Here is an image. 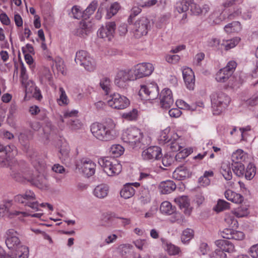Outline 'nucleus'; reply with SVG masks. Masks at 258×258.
I'll return each mask as SVG.
<instances>
[{"mask_svg":"<svg viewBox=\"0 0 258 258\" xmlns=\"http://www.w3.org/2000/svg\"><path fill=\"white\" fill-rule=\"evenodd\" d=\"M7 238L6 244L9 249L17 251L16 255L18 258H28L29 255V247L21 244V241L18 237V233L13 229L6 232Z\"/></svg>","mask_w":258,"mask_h":258,"instance_id":"obj_1","label":"nucleus"},{"mask_svg":"<svg viewBox=\"0 0 258 258\" xmlns=\"http://www.w3.org/2000/svg\"><path fill=\"white\" fill-rule=\"evenodd\" d=\"M12 176L19 182H23L25 180L30 181L41 189H46L48 187V181L43 175H38L35 177L31 171L23 170L20 168V166L14 173H12Z\"/></svg>","mask_w":258,"mask_h":258,"instance_id":"obj_2","label":"nucleus"},{"mask_svg":"<svg viewBox=\"0 0 258 258\" xmlns=\"http://www.w3.org/2000/svg\"><path fill=\"white\" fill-rule=\"evenodd\" d=\"M121 138L124 142L129 144L133 148H141L142 145H145L143 142V133L136 127H131L124 131Z\"/></svg>","mask_w":258,"mask_h":258,"instance_id":"obj_3","label":"nucleus"},{"mask_svg":"<svg viewBox=\"0 0 258 258\" xmlns=\"http://www.w3.org/2000/svg\"><path fill=\"white\" fill-rule=\"evenodd\" d=\"M112 130L111 125L106 123L95 122L91 126V131L94 136L103 141H108L112 139Z\"/></svg>","mask_w":258,"mask_h":258,"instance_id":"obj_4","label":"nucleus"},{"mask_svg":"<svg viewBox=\"0 0 258 258\" xmlns=\"http://www.w3.org/2000/svg\"><path fill=\"white\" fill-rule=\"evenodd\" d=\"M212 107L214 114H219L229 104L230 99L225 93L218 92L211 95Z\"/></svg>","mask_w":258,"mask_h":258,"instance_id":"obj_5","label":"nucleus"},{"mask_svg":"<svg viewBox=\"0 0 258 258\" xmlns=\"http://www.w3.org/2000/svg\"><path fill=\"white\" fill-rule=\"evenodd\" d=\"M75 60L77 64L83 66L89 72H93L96 69V64L95 59L85 50H81L77 51Z\"/></svg>","mask_w":258,"mask_h":258,"instance_id":"obj_6","label":"nucleus"},{"mask_svg":"<svg viewBox=\"0 0 258 258\" xmlns=\"http://www.w3.org/2000/svg\"><path fill=\"white\" fill-rule=\"evenodd\" d=\"M131 25V31L136 38H140L147 35L151 25L150 20L146 17H142Z\"/></svg>","mask_w":258,"mask_h":258,"instance_id":"obj_7","label":"nucleus"},{"mask_svg":"<svg viewBox=\"0 0 258 258\" xmlns=\"http://www.w3.org/2000/svg\"><path fill=\"white\" fill-rule=\"evenodd\" d=\"M15 200L36 211H39V203L36 201L34 192L32 190H26L24 194L17 195L15 197Z\"/></svg>","mask_w":258,"mask_h":258,"instance_id":"obj_8","label":"nucleus"},{"mask_svg":"<svg viewBox=\"0 0 258 258\" xmlns=\"http://www.w3.org/2000/svg\"><path fill=\"white\" fill-rule=\"evenodd\" d=\"M0 152H5L6 161L8 165L10 166L12 173H14L18 168H19L20 166V165L14 159V157L18 153L16 147L13 145L4 147L0 144Z\"/></svg>","mask_w":258,"mask_h":258,"instance_id":"obj_9","label":"nucleus"},{"mask_svg":"<svg viewBox=\"0 0 258 258\" xmlns=\"http://www.w3.org/2000/svg\"><path fill=\"white\" fill-rule=\"evenodd\" d=\"M135 79L132 70H118L115 73L114 83L118 87L123 88L126 87L128 82L135 80Z\"/></svg>","mask_w":258,"mask_h":258,"instance_id":"obj_10","label":"nucleus"},{"mask_svg":"<svg viewBox=\"0 0 258 258\" xmlns=\"http://www.w3.org/2000/svg\"><path fill=\"white\" fill-rule=\"evenodd\" d=\"M144 160L153 162L158 160L162 157V150L158 146H151L144 150L142 153Z\"/></svg>","mask_w":258,"mask_h":258,"instance_id":"obj_11","label":"nucleus"},{"mask_svg":"<svg viewBox=\"0 0 258 258\" xmlns=\"http://www.w3.org/2000/svg\"><path fill=\"white\" fill-rule=\"evenodd\" d=\"M144 94L145 98L147 100H154L159 96V88L155 83H151L147 85L141 86L139 91V95H142Z\"/></svg>","mask_w":258,"mask_h":258,"instance_id":"obj_12","label":"nucleus"},{"mask_svg":"<svg viewBox=\"0 0 258 258\" xmlns=\"http://www.w3.org/2000/svg\"><path fill=\"white\" fill-rule=\"evenodd\" d=\"M154 70L153 65L150 63H142L135 66L133 71L135 80L150 75Z\"/></svg>","mask_w":258,"mask_h":258,"instance_id":"obj_13","label":"nucleus"},{"mask_svg":"<svg viewBox=\"0 0 258 258\" xmlns=\"http://www.w3.org/2000/svg\"><path fill=\"white\" fill-rule=\"evenodd\" d=\"M116 252L122 258H141L139 253L135 252L133 246L128 244L120 245Z\"/></svg>","mask_w":258,"mask_h":258,"instance_id":"obj_14","label":"nucleus"},{"mask_svg":"<svg viewBox=\"0 0 258 258\" xmlns=\"http://www.w3.org/2000/svg\"><path fill=\"white\" fill-rule=\"evenodd\" d=\"M92 28L91 22L84 19L80 21L78 27L74 31V34L81 37H85L91 32Z\"/></svg>","mask_w":258,"mask_h":258,"instance_id":"obj_15","label":"nucleus"},{"mask_svg":"<svg viewBox=\"0 0 258 258\" xmlns=\"http://www.w3.org/2000/svg\"><path fill=\"white\" fill-rule=\"evenodd\" d=\"M160 100L162 108H169L174 102L171 91L169 89H164L160 94Z\"/></svg>","mask_w":258,"mask_h":258,"instance_id":"obj_16","label":"nucleus"},{"mask_svg":"<svg viewBox=\"0 0 258 258\" xmlns=\"http://www.w3.org/2000/svg\"><path fill=\"white\" fill-rule=\"evenodd\" d=\"M97 35L105 41H111L113 38V22H107L105 26L101 27L97 31Z\"/></svg>","mask_w":258,"mask_h":258,"instance_id":"obj_17","label":"nucleus"},{"mask_svg":"<svg viewBox=\"0 0 258 258\" xmlns=\"http://www.w3.org/2000/svg\"><path fill=\"white\" fill-rule=\"evenodd\" d=\"M96 164L92 160L88 159H83L81 160L80 169L82 172L88 177L95 174Z\"/></svg>","mask_w":258,"mask_h":258,"instance_id":"obj_18","label":"nucleus"},{"mask_svg":"<svg viewBox=\"0 0 258 258\" xmlns=\"http://www.w3.org/2000/svg\"><path fill=\"white\" fill-rule=\"evenodd\" d=\"M182 75L185 84L189 90H193L195 87V78L194 73L189 68L182 70Z\"/></svg>","mask_w":258,"mask_h":258,"instance_id":"obj_19","label":"nucleus"},{"mask_svg":"<svg viewBox=\"0 0 258 258\" xmlns=\"http://www.w3.org/2000/svg\"><path fill=\"white\" fill-rule=\"evenodd\" d=\"M113 158L111 157H104L98 159V163L102 167L105 173L108 176L113 175Z\"/></svg>","mask_w":258,"mask_h":258,"instance_id":"obj_20","label":"nucleus"},{"mask_svg":"<svg viewBox=\"0 0 258 258\" xmlns=\"http://www.w3.org/2000/svg\"><path fill=\"white\" fill-rule=\"evenodd\" d=\"M130 104V100L125 96L114 93V108L123 109L126 108Z\"/></svg>","mask_w":258,"mask_h":258,"instance_id":"obj_21","label":"nucleus"},{"mask_svg":"<svg viewBox=\"0 0 258 258\" xmlns=\"http://www.w3.org/2000/svg\"><path fill=\"white\" fill-rule=\"evenodd\" d=\"M191 174L186 167L181 166L176 168L172 173V177L176 180H182L190 177Z\"/></svg>","mask_w":258,"mask_h":258,"instance_id":"obj_22","label":"nucleus"},{"mask_svg":"<svg viewBox=\"0 0 258 258\" xmlns=\"http://www.w3.org/2000/svg\"><path fill=\"white\" fill-rule=\"evenodd\" d=\"M175 201L185 215L189 216L190 214L191 208L190 207L189 200L187 196H182L176 198Z\"/></svg>","mask_w":258,"mask_h":258,"instance_id":"obj_23","label":"nucleus"},{"mask_svg":"<svg viewBox=\"0 0 258 258\" xmlns=\"http://www.w3.org/2000/svg\"><path fill=\"white\" fill-rule=\"evenodd\" d=\"M217 246L221 249L224 252L231 253L235 251L234 244L226 239H219L215 241Z\"/></svg>","mask_w":258,"mask_h":258,"instance_id":"obj_24","label":"nucleus"},{"mask_svg":"<svg viewBox=\"0 0 258 258\" xmlns=\"http://www.w3.org/2000/svg\"><path fill=\"white\" fill-rule=\"evenodd\" d=\"M182 141V139L176 133H173L171 141L167 146L170 147L172 152H177L180 151L183 147Z\"/></svg>","mask_w":258,"mask_h":258,"instance_id":"obj_25","label":"nucleus"},{"mask_svg":"<svg viewBox=\"0 0 258 258\" xmlns=\"http://www.w3.org/2000/svg\"><path fill=\"white\" fill-rule=\"evenodd\" d=\"M176 188L175 183L172 180H166L161 182L159 185V189L162 194H170Z\"/></svg>","mask_w":258,"mask_h":258,"instance_id":"obj_26","label":"nucleus"},{"mask_svg":"<svg viewBox=\"0 0 258 258\" xmlns=\"http://www.w3.org/2000/svg\"><path fill=\"white\" fill-rule=\"evenodd\" d=\"M108 192V186L105 184H100L95 187L93 194L95 197L99 199H103L107 197Z\"/></svg>","mask_w":258,"mask_h":258,"instance_id":"obj_27","label":"nucleus"},{"mask_svg":"<svg viewBox=\"0 0 258 258\" xmlns=\"http://www.w3.org/2000/svg\"><path fill=\"white\" fill-rule=\"evenodd\" d=\"M225 197L228 200L236 204H240L243 201V197L239 194L228 189L225 192Z\"/></svg>","mask_w":258,"mask_h":258,"instance_id":"obj_28","label":"nucleus"},{"mask_svg":"<svg viewBox=\"0 0 258 258\" xmlns=\"http://www.w3.org/2000/svg\"><path fill=\"white\" fill-rule=\"evenodd\" d=\"M135 194V190L130 183H126L120 191L121 197L127 199L132 197Z\"/></svg>","mask_w":258,"mask_h":258,"instance_id":"obj_29","label":"nucleus"},{"mask_svg":"<svg viewBox=\"0 0 258 258\" xmlns=\"http://www.w3.org/2000/svg\"><path fill=\"white\" fill-rule=\"evenodd\" d=\"M40 81L41 84L44 85H50L54 87V89H56V87L53 82V78L50 71L46 70L45 73L41 76Z\"/></svg>","mask_w":258,"mask_h":258,"instance_id":"obj_30","label":"nucleus"},{"mask_svg":"<svg viewBox=\"0 0 258 258\" xmlns=\"http://www.w3.org/2000/svg\"><path fill=\"white\" fill-rule=\"evenodd\" d=\"M140 195L139 200L142 204L145 205L150 202L151 196L148 188L142 187L140 190Z\"/></svg>","mask_w":258,"mask_h":258,"instance_id":"obj_31","label":"nucleus"},{"mask_svg":"<svg viewBox=\"0 0 258 258\" xmlns=\"http://www.w3.org/2000/svg\"><path fill=\"white\" fill-rule=\"evenodd\" d=\"M192 0H178L176 4V9L179 13L187 11Z\"/></svg>","mask_w":258,"mask_h":258,"instance_id":"obj_32","label":"nucleus"},{"mask_svg":"<svg viewBox=\"0 0 258 258\" xmlns=\"http://www.w3.org/2000/svg\"><path fill=\"white\" fill-rule=\"evenodd\" d=\"M56 101L59 106H67L70 102L66 91L62 87L59 88V98Z\"/></svg>","mask_w":258,"mask_h":258,"instance_id":"obj_33","label":"nucleus"},{"mask_svg":"<svg viewBox=\"0 0 258 258\" xmlns=\"http://www.w3.org/2000/svg\"><path fill=\"white\" fill-rule=\"evenodd\" d=\"M160 210L163 214L171 215L175 212V207H173L170 202L164 201L161 204Z\"/></svg>","mask_w":258,"mask_h":258,"instance_id":"obj_34","label":"nucleus"},{"mask_svg":"<svg viewBox=\"0 0 258 258\" xmlns=\"http://www.w3.org/2000/svg\"><path fill=\"white\" fill-rule=\"evenodd\" d=\"M240 38L235 37L229 40H223L221 43V46L224 47V49L226 51L234 48L240 41Z\"/></svg>","mask_w":258,"mask_h":258,"instance_id":"obj_35","label":"nucleus"},{"mask_svg":"<svg viewBox=\"0 0 258 258\" xmlns=\"http://www.w3.org/2000/svg\"><path fill=\"white\" fill-rule=\"evenodd\" d=\"M241 29V24L238 21H234L224 27L225 31L228 33L238 32Z\"/></svg>","mask_w":258,"mask_h":258,"instance_id":"obj_36","label":"nucleus"},{"mask_svg":"<svg viewBox=\"0 0 258 258\" xmlns=\"http://www.w3.org/2000/svg\"><path fill=\"white\" fill-rule=\"evenodd\" d=\"M232 76L223 68L220 69L216 75V79L219 82H225Z\"/></svg>","mask_w":258,"mask_h":258,"instance_id":"obj_37","label":"nucleus"},{"mask_svg":"<svg viewBox=\"0 0 258 258\" xmlns=\"http://www.w3.org/2000/svg\"><path fill=\"white\" fill-rule=\"evenodd\" d=\"M79 111L77 110H69L67 109L63 111V115L60 116V120L62 122H66L69 119H74V117H76L78 116Z\"/></svg>","mask_w":258,"mask_h":258,"instance_id":"obj_38","label":"nucleus"},{"mask_svg":"<svg viewBox=\"0 0 258 258\" xmlns=\"http://www.w3.org/2000/svg\"><path fill=\"white\" fill-rule=\"evenodd\" d=\"M232 168L235 175L238 177H243L245 173V167L242 163H233Z\"/></svg>","mask_w":258,"mask_h":258,"instance_id":"obj_39","label":"nucleus"},{"mask_svg":"<svg viewBox=\"0 0 258 258\" xmlns=\"http://www.w3.org/2000/svg\"><path fill=\"white\" fill-rule=\"evenodd\" d=\"M70 150V147L68 143H63L61 145L59 150V153L60 154V156H59V158L62 161H65L69 158Z\"/></svg>","mask_w":258,"mask_h":258,"instance_id":"obj_40","label":"nucleus"},{"mask_svg":"<svg viewBox=\"0 0 258 258\" xmlns=\"http://www.w3.org/2000/svg\"><path fill=\"white\" fill-rule=\"evenodd\" d=\"M98 7V3L96 1H92L87 7L86 10L83 12L84 15V19H87V18L92 15L96 10Z\"/></svg>","mask_w":258,"mask_h":258,"instance_id":"obj_41","label":"nucleus"},{"mask_svg":"<svg viewBox=\"0 0 258 258\" xmlns=\"http://www.w3.org/2000/svg\"><path fill=\"white\" fill-rule=\"evenodd\" d=\"M194 232L193 230L187 228L182 232L181 236V240L182 243L188 242L194 237Z\"/></svg>","mask_w":258,"mask_h":258,"instance_id":"obj_42","label":"nucleus"},{"mask_svg":"<svg viewBox=\"0 0 258 258\" xmlns=\"http://www.w3.org/2000/svg\"><path fill=\"white\" fill-rule=\"evenodd\" d=\"M53 66L55 65L57 71L62 75L66 74V69L64 68V62L62 58L57 57L54 60L52 64Z\"/></svg>","mask_w":258,"mask_h":258,"instance_id":"obj_43","label":"nucleus"},{"mask_svg":"<svg viewBox=\"0 0 258 258\" xmlns=\"http://www.w3.org/2000/svg\"><path fill=\"white\" fill-rule=\"evenodd\" d=\"M220 172L226 180H230L232 178L231 168L227 164H223L221 166Z\"/></svg>","mask_w":258,"mask_h":258,"instance_id":"obj_44","label":"nucleus"},{"mask_svg":"<svg viewBox=\"0 0 258 258\" xmlns=\"http://www.w3.org/2000/svg\"><path fill=\"white\" fill-rule=\"evenodd\" d=\"M233 163H241L244 160V152L242 150L238 149L233 152L231 156Z\"/></svg>","mask_w":258,"mask_h":258,"instance_id":"obj_45","label":"nucleus"},{"mask_svg":"<svg viewBox=\"0 0 258 258\" xmlns=\"http://www.w3.org/2000/svg\"><path fill=\"white\" fill-rule=\"evenodd\" d=\"M255 174V167L252 163H249L245 171L244 176L247 180L252 179Z\"/></svg>","mask_w":258,"mask_h":258,"instance_id":"obj_46","label":"nucleus"},{"mask_svg":"<svg viewBox=\"0 0 258 258\" xmlns=\"http://www.w3.org/2000/svg\"><path fill=\"white\" fill-rule=\"evenodd\" d=\"M21 84L25 89L26 94L32 93L36 88L34 82L30 80H27L24 83H21Z\"/></svg>","mask_w":258,"mask_h":258,"instance_id":"obj_47","label":"nucleus"},{"mask_svg":"<svg viewBox=\"0 0 258 258\" xmlns=\"http://www.w3.org/2000/svg\"><path fill=\"white\" fill-rule=\"evenodd\" d=\"M113 216L111 212H106L103 214L101 218V224L104 226H108L112 223Z\"/></svg>","mask_w":258,"mask_h":258,"instance_id":"obj_48","label":"nucleus"},{"mask_svg":"<svg viewBox=\"0 0 258 258\" xmlns=\"http://www.w3.org/2000/svg\"><path fill=\"white\" fill-rule=\"evenodd\" d=\"M229 203L223 200H219L214 209L218 212H221L223 210L229 208Z\"/></svg>","mask_w":258,"mask_h":258,"instance_id":"obj_49","label":"nucleus"},{"mask_svg":"<svg viewBox=\"0 0 258 258\" xmlns=\"http://www.w3.org/2000/svg\"><path fill=\"white\" fill-rule=\"evenodd\" d=\"M12 214L15 216H20V217H26L28 216H31L32 217H36L40 218L41 217V216L43 215V213H36L34 214H30L27 212H21L19 211H14L12 212Z\"/></svg>","mask_w":258,"mask_h":258,"instance_id":"obj_50","label":"nucleus"},{"mask_svg":"<svg viewBox=\"0 0 258 258\" xmlns=\"http://www.w3.org/2000/svg\"><path fill=\"white\" fill-rule=\"evenodd\" d=\"M100 85L102 89L104 91L105 94L108 95L110 91V81L107 78L101 80Z\"/></svg>","mask_w":258,"mask_h":258,"instance_id":"obj_51","label":"nucleus"},{"mask_svg":"<svg viewBox=\"0 0 258 258\" xmlns=\"http://www.w3.org/2000/svg\"><path fill=\"white\" fill-rule=\"evenodd\" d=\"M174 161V157L173 155L166 154L164 155L162 159V163L164 166L168 167L170 166Z\"/></svg>","mask_w":258,"mask_h":258,"instance_id":"obj_52","label":"nucleus"},{"mask_svg":"<svg viewBox=\"0 0 258 258\" xmlns=\"http://www.w3.org/2000/svg\"><path fill=\"white\" fill-rule=\"evenodd\" d=\"M225 222L230 228H236L238 226V222L233 215H227L225 218Z\"/></svg>","mask_w":258,"mask_h":258,"instance_id":"obj_53","label":"nucleus"},{"mask_svg":"<svg viewBox=\"0 0 258 258\" xmlns=\"http://www.w3.org/2000/svg\"><path fill=\"white\" fill-rule=\"evenodd\" d=\"M20 82L21 83H24L27 80H28V75L27 73L26 67L23 62L20 64Z\"/></svg>","mask_w":258,"mask_h":258,"instance_id":"obj_54","label":"nucleus"},{"mask_svg":"<svg viewBox=\"0 0 258 258\" xmlns=\"http://www.w3.org/2000/svg\"><path fill=\"white\" fill-rule=\"evenodd\" d=\"M122 116L128 120H136L138 117V110L136 109H133L131 111L123 113Z\"/></svg>","mask_w":258,"mask_h":258,"instance_id":"obj_55","label":"nucleus"},{"mask_svg":"<svg viewBox=\"0 0 258 258\" xmlns=\"http://www.w3.org/2000/svg\"><path fill=\"white\" fill-rule=\"evenodd\" d=\"M141 12V9L139 7H134L131 10V14L127 19V22L130 25L133 23V19L135 17L140 14Z\"/></svg>","mask_w":258,"mask_h":258,"instance_id":"obj_56","label":"nucleus"},{"mask_svg":"<svg viewBox=\"0 0 258 258\" xmlns=\"http://www.w3.org/2000/svg\"><path fill=\"white\" fill-rule=\"evenodd\" d=\"M221 43L220 39L212 38L210 39L208 42V45L210 47L215 48L217 49H222V46H221Z\"/></svg>","mask_w":258,"mask_h":258,"instance_id":"obj_57","label":"nucleus"},{"mask_svg":"<svg viewBox=\"0 0 258 258\" xmlns=\"http://www.w3.org/2000/svg\"><path fill=\"white\" fill-rule=\"evenodd\" d=\"M66 122L73 130L78 129L82 126L81 122L79 119L76 118L75 119H70V120H68Z\"/></svg>","mask_w":258,"mask_h":258,"instance_id":"obj_58","label":"nucleus"},{"mask_svg":"<svg viewBox=\"0 0 258 258\" xmlns=\"http://www.w3.org/2000/svg\"><path fill=\"white\" fill-rule=\"evenodd\" d=\"M72 12L74 18L75 19H79L81 17L84 18V15L80 7L77 6H74L72 9Z\"/></svg>","mask_w":258,"mask_h":258,"instance_id":"obj_59","label":"nucleus"},{"mask_svg":"<svg viewBox=\"0 0 258 258\" xmlns=\"http://www.w3.org/2000/svg\"><path fill=\"white\" fill-rule=\"evenodd\" d=\"M245 104L249 106L258 105V93L254 94L250 98L245 101Z\"/></svg>","mask_w":258,"mask_h":258,"instance_id":"obj_60","label":"nucleus"},{"mask_svg":"<svg viewBox=\"0 0 258 258\" xmlns=\"http://www.w3.org/2000/svg\"><path fill=\"white\" fill-rule=\"evenodd\" d=\"M211 258H226V254L224 252L219 248H217L215 250L210 254Z\"/></svg>","mask_w":258,"mask_h":258,"instance_id":"obj_61","label":"nucleus"},{"mask_svg":"<svg viewBox=\"0 0 258 258\" xmlns=\"http://www.w3.org/2000/svg\"><path fill=\"white\" fill-rule=\"evenodd\" d=\"M166 250L170 255H175L179 252V248L171 243L167 244Z\"/></svg>","mask_w":258,"mask_h":258,"instance_id":"obj_62","label":"nucleus"},{"mask_svg":"<svg viewBox=\"0 0 258 258\" xmlns=\"http://www.w3.org/2000/svg\"><path fill=\"white\" fill-rule=\"evenodd\" d=\"M124 152V148L119 145H114V158L119 157L122 155Z\"/></svg>","mask_w":258,"mask_h":258,"instance_id":"obj_63","label":"nucleus"},{"mask_svg":"<svg viewBox=\"0 0 258 258\" xmlns=\"http://www.w3.org/2000/svg\"><path fill=\"white\" fill-rule=\"evenodd\" d=\"M171 138H172L171 134H166L165 132H163L162 133L159 140L161 143L168 144V145L171 141Z\"/></svg>","mask_w":258,"mask_h":258,"instance_id":"obj_64","label":"nucleus"}]
</instances>
